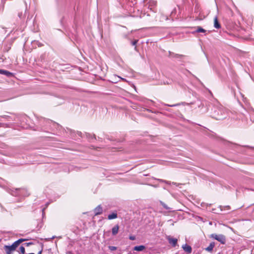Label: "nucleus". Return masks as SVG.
Segmentation results:
<instances>
[{"instance_id":"35","label":"nucleus","mask_w":254,"mask_h":254,"mask_svg":"<svg viewBox=\"0 0 254 254\" xmlns=\"http://www.w3.org/2000/svg\"><path fill=\"white\" fill-rule=\"evenodd\" d=\"M33 242H29V243H26L25 244V245L26 246H29L31 245H33Z\"/></svg>"},{"instance_id":"1","label":"nucleus","mask_w":254,"mask_h":254,"mask_svg":"<svg viewBox=\"0 0 254 254\" xmlns=\"http://www.w3.org/2000/svg\"><path fill=\"white\" fill-rule=\"evenodd\" d=\"M227 115V110L219 104L213 106L211 109V116L217 120H222L225 119Z\"/></svg>"},{"instance_id":"20","label":"nucleus","mask_w":254,"mask_h":254,"mask_svg":"<svg viewBox=\"0 0 254 254\" xmlns=\"http://www.w3.org/2000/svg\"><path fill=\"white\" fill-rule=\"evenodd\" d=\"M160 204L163 207L164 209L166 210H169L170 208L169 207L167 204H166L164 202L162 201H160Z\"/></svg>"},{"instance_id":"47","label":"nucleus","mask_w":254,"mask_h":254,"mask_svg":"<svg viewBox=\"0 0 254 254\" xmlns=\"http://www.w3.org/2000/svg\"><path fill=\"white\" fill-rule=\"evenodd\" d=\"M69 254H71V252H68V253Z\"/></svg>"},{"instance_id":"22","label":"nucleus","mask_w":254,"mask_h":254,"mask_svg":"<svg viewBox=\"0 0 254 254\" xmlns=\"http://www.w3.org/2000/svg\"><path fill=\"white\" fill-rule=\"evenodd\" d=\"M18 16L20 19L23 20L25 16V13L23 14L22 12H18Z\"/></svg>"},{"instance_id":"19","label":"nucleus","mask_w":254,"mask_h":254,"mask_svg":"<svg viewBox=\"0 0 254 254\" xmlns=\"http://www.w3.org/2000/svg\"><path fill=\"white\" fill-rule=\"evenodd\" d=\"M3 74L6 75L7 77H11L13 76L12 73L7 71V70H4Z\"/></svg>"},{"instance_id":"42","label":"nucleus","mask_w":254,"mask_h":254,"mask_svg":"<svg viewBox=\"0 0 254 254\" xmlns=\"http://www.w3.org/2000/svg\"><path fill=\"white\" fill-rule=\"evenodd\" d=\"M197 8H198V6L196 4L195 6V10L197 9Z\"/></svg>"},{"instance_id":"45","label":"nucleus","mask_w":254,"mask_h":254,"mask_svg":"<svg viewBox=\"0 0 254 254\" xmlns=\"http://www.w3.org/2000/svg\"><path fill=\"white\" fill-rule=\"evenodd\" d=\"M166 20H168L169 19L168 17H166V18H165Z\"/></svg>"},{"instance_id":"33","label":"nucleus","mask_w":254,"mask_h":254,"mask_svg":"<svg viewBox=\"0 0 254 254\" xmlns=\"http://www.w3.org/2000/svg\"><path fill=\"white\" fill-rule=\"evenodd\" d=\"M32 16H30L29 15H28L27 20H26V23L28 24L30 22V19H31Z\"/></svg>"},{"instance_id":"16","label":"nucleus","mask_w":254,"mask_h":254,"mask_svg":"<svg viewBox=\"0 0 254 254\" xmlns=\"http://www.w3.org/2000/svg\"><path fill=\"white\" fill-rule=\"evenodd\" d=\"M195 32L196 33H205L206 30L202 28L201 27L197 26Z\"/></svg>"},{"instance_id":"12","label":"nucleus","mask_w":254,"mask_h":254,"mask_svg":"<svg viewBox=\"0 0 254 254\" xmlns=\"http://www.w3.org/2000/svg\"><path fill=\"white\" fill-rule=\"evenodd\" d=\"M118 217V215L116 211H114L112 212L111 214H110L108 216V219L109 220H112L116 219Z\"/></svg>"},{"instance_id":"8","label":"nucleus","mask_w":254,"mask_h":254,"mask_svg":"<svg viewBox=\"0 0 254 254\" xmlns=\"http://www.w3.org/2000/svg\"><path fill=\"white\" fill-rule=\"evenodd\" d=\"M167 239L169 244H170L173 247H175L176 246L178 241L177 239L169 237Z\"/></svg>"},{"instance_id":"34","label":"nucleus","mask_w":254,"mask_h":254,"mask_svg":"<svg viewBox=\"0 0 254 254\" xmlns=\"http://www.w3.org/2000/svg\"><path fill=\"white\" fill-rule=\"evenodd\" d=\"M138 41V40H135L132 41L131 42V45H133V46H135L137 44Z\"/></svg>"},{"instance_id":"6","label":"nucleus","mask_w":254,"mask_h":254,"mask_svg":"<svg viewBox=\"0 0 254 254\" xmlns=\"http://www.w3.org/2000/svg\"><path fill=\"white\" fill-rule=\"evenodd\" d=\"M17 243L15 242H14L10 246H5L4 248L5 250H8L9 252H11L13 251H14L16 248L18 247V245H17Z\"/></svg>"},{"instance_id":"3","label":"nucleus","mask_w":254,"mask_h":254,"mask_svg":"<svg viewBox=\"0 0 254 254\" xmlns=\"http://www.w3.org/2000/svg\"><path fill=\"white\" fill-rule=\"evenodd\" d=\"M11 195L15 196L25 197L28 196L29 193L27 190L25 189H15V190H10L9 192Z\"/></svg>"},{"instance_id":"51","label":"nucleus","mask_w":254,"mask_h":254,"mask_svg":"<svg viewBox=\"0 0 254 254\" xmlns=\"http://www.w3.org/2000/svg\"><path fill=\"white\" fill-rule=\"evenodd\" d=\"M173 184H174V185H176V183H173Z\"/></svg>"},{"instance_id":"9","label":"nucleus","mask_w":254,"mask_h":254,"mask_svg":"<svg viewBox=\"0 0 254 254\" xmlns=\"http://www.w3.org/2000/svg\"><path fill=\"white\" fill-rule=\"evenodd\" d=\"M182 248L185 252H187L188 253L190 254L192 252L191 247L190 246L187 245V244L183 245Z\"/></svg>"},{"instance_id":"5","label":"nucleus","mask_w":254,"mask_h":254,"mask_svg":"<svg viewBox=\"0 0 254 254\" xmlns=\"http://www.w3.org/2000/svg\"><path fill=\"white\" fill-rule=\"evenodd\" d=\"M179 7L178 6H177V7H175L171 11L170 16L172 19H173L174 18H177L178 16V12L179 11Z\"/></svg>"},{"instance_id":"32","label":"nucleus","mask_w":254,"mask_h":254,"mask_svg":"<svg viewBox=\"0 0 254 254\" xmlns=\"http://www.w3.org/2000/svg\"><path fill=\"white\" fill-rule=\"evenodd\" d=\"M129 239L130 240H135V239H136V237L134 235H130L129 236Z\"/></svg>"},{"instance_id":"23","label":"nucleus","mask_w":254,"mask_h":254,"mask_svg":"<svg viewBox=\"0 0 254 254\" xmlns=\"http://www.w3.org/2000/svg\"><path fill=\"white\" fill-rule=\"evenodd\" d=\"M32 44H37L38 47H42L43 45L41 43L39 42L38 41H33L32 42Z\"/></svg>"},{"instance_id":"15","label":"nucleus","mask_w":254,"mask_h":254,"mask_svg":"<svg viewBox=\"0 0 254 254\" xmlns=\"http://www.w3.org/2000/svg\"><path fill=\"white\" fill-rule=\"evenodd\" d=\"M169 56L170 57H173V58H180L183 57L184 56L182 55H179V54H175V53H174L173 52H171L170 51H169Z\"/></svg>"},{"instance_id":"43","label":"nucleus","mask_w":254,"mask_h":254,"mask_svg":"<svg viewBox=\"0 0 254 254\" xmlns=\"http://www.w3.org/2000/svg\"><path fill=\"white\" fill-rule=\"evenodd\" d=\"M44 209H45V208H43V209H42V214H43V215H44Z\"/></svg>"},{"instance_id":"17","label":"nucleus","mask_w":254,"mask_h":254,"mask_svg":"<svg viewBox=\"0 0 254 254\" xmlns=\"http://www.w3.org/2000/svg\"><path fill=\"white\" fill-rule=\"evenodd\" d=\"M219 208H220L221 211H223L225 210H230V206L229 205H225V206H222L220 205L219 206Z\"/></svg>"},{"instance_id":"28","label":"nucleus","mask_w":254,"mask_h":254,"mask_svg":"<svg viewBox=\"0 0 254 254\" xmlns=\"http://www.w3.org/2000/svg\"><path fill=\"white\" fill-rule=\"evenodd\" d=\"M20 252L21 254H25V248L23 246H21L19 248Z\"/></svg>"},{"instance_id":"38","label":"nucleus","mask_w":254,"mask_h":254,"mask_svg":"<svg viewBox=\"0 0 254 254\" xmlns=\"http://www.w3.org/2000/svg\"><path fill=\"white\" fill-rule=\"evenodd\" d=\"M43 245L42 244V249L38 252V254H41L42 253V251H43Z\"/></svg>"},{"instance_id":"10","label":"nucleus","mask_w":254,"mask_h":254,"mask_svg":"<svg viewBox=\"0 0 254 254\" xmlns=\"http://www.w3.org/2000/svg\"><path fill=\"white\" fill-rule=\"evenodd\" d=\"M119 229V225H116L114 227H113L112 229V233L113 236L116 235L118 232Z\"/></svg>"},{"instance_id":"4","label":"nucleus","mask_w":254,"mask_h":254,"mask_svg":"<svg viewBox=\"0 0 254 254\" xmlns=\"http://www.w3.org/2000/svg\"><path fill=\"white\" fill-rule=\"evenodd\" d=\"M210 237L214 240H216L222 244H225L226 243V237L222 234H212L210 235Z\"/></svg>"},{"instance_id":"41","label":"nucleus","mask_w":254,"mask_h":254,"mask_svg":"<svg viewBox=\"0 0 254 254\" xmlns=\"http://www.w3.org/2000/svg\"><path fill=\"white\" fill-rule=\"evenodd\" d=\"M77 134L79 136H81L82 133L81 132H80V131H78V132H77Z\"/></svg>"},{"instance_id":"21","label":"nucleus","mask_w":254,"mask_h":254,"mask_svg":"<svg viewBox=\"0 0 254 254\" xmlns=\"http://www.w3.org/2000/svg\"><path fill=\"white\" fill-rule=\"evenodd\" d=\"M2 118L5 119L7 121H11V120H14L15 121V119L13 120L11 117L7 115H3L2 116Z\"/></svg>"},{"instance_id":"37","label":"nucleus","mask_w":254,"mask_h":254,"mask_svg":"<svg viewBox=\"0 0 254 254\" xmlns=\"http://www.w3.org/2000/svg\"><path fill=\"white\" fill-rule=\"evenodd\" d=\"M144 110L147 111V112H150V113H153V112H152L151 110L149 109L145 108Z\"/></svg>"},{"instance_id":"30","label":"nucleus","mask_w":254,"mask_h":254,"mask_svg":"<svg viewBox=\"0 0 254 254\" xmlns=\"http://www.w3.org/2000/svg\"><path fill=\"white\" fill-rule=\"evenodd\" d=\"M109 248V249L111 251H115L117 249V248L115 246H109L108 247Z\"/></svg>"},{"instance_id":"46","label":"nucleus","mask_w":254,"mask_h":254,"mask_svg":"<svg viewBox=\"0 0 254 254\" xmlns=\"http://www.w3.org/2000/svg\"><path fill=\"white\" fill-rule=\"evenodd\" d=\"M119 77H120V76H119ZM121 78L122 80H125L124 78H121Z\"/></svg>"},{"instance_id":"24","label":"nucleus","mask_w":254,"mask_h":254,"mask_svg":"<svg viewBox=\"0 0 254 254\" xmlns=\"http://www.w3.org/2000/svg\"><path fill=\"white\" fill-rule=\"evenodd\" d=\"M163 105L164 106H168V107H176V106H178L179 105H181L180 103H178V104H173V105H169V104H165L164 103Z\"/></svg>"},{"instance_id":"13","label":"nucleus","mask_w":254,"mask_h":254,"mask_svg":"<svg viewBox=\"0 0 254 254\" xmlns=\"http://www.w3.org/2000/svg\"><path fill=\"white\" fill-rule=\"evenodd\" d=\"M145 249V247L143 245L136 246L133 248V250L136 251H142Z\"/></svg>"},{"instance_id":"48","label":"nucleus","mask_w":254,"mask_h":254,"mask_svg":"<svg viewBox=\"0 0 254 254\" xmlns=\"http://www.w3.org/2000/svg\"><path fill=\"white\" fill-rule=\"evenodd\" d=\"M209 92L211 94H212V93H211V92L210 90H209Z\"/></svg>"},{"instance_id":"26","label":"nucleus","mask_w":254,"mask_h":254,"mask_svg":"<svg viewBox=\"0 0 254 254\" xmlns=\"http://www.w3.org/2000/svg\"><path fill=\"white\" fill-rule=\"evenodd\" d=\"M27 240H28V239H19V240H17L15 241L16 243H17V245H19L20 244V243L23 242V241H27Z\"/></svg>"},{"instance_id":"27","label":"nucleus","mask_w":254,"mask_h":254,"mask_svg":"<svg viewBox=\"0 0 254 254\" xmlns=\"http://www.w3.org/2000/svg\"><path fill=\"white\" fill-rule=\"evenodd\" d=\"M138 100H139L141 102H144V103H147V102H148V101H150L151 102L154 103V102L151 100H148L147 99H144V98L138 99Z\"/></svg>"},{"instance_id":"44","label":"nucleus","mask_w":254,"mask_h":254,"mask_svg":"<svg viewBox=\"0 0 254 254\" xmlns=\"http://www.w3.org/2000/svg\"><path fill=\"white\" fill-rule=\"evenodd\" d=\"M55 238V236H53V237H52V238H51V239H54Z\"/></svg>"},{"instance_id":"31","label":"nucleus","mask_w":254,"mask_h":254,"mask_svg":"<svg viewBox=\"0 0 254 254\" xmlns=\"http://www.w3.org/2000/svg\"><path fill=\"white\" fill-rule=\"evenodd\" d=\"M172 83V80L170 79H168L166 82L164 81L163 83L164 84H170Z\"/></svg>"},{"instance_id":"50","label":"nucleus","mask_w":254,"mask_h":254,"mask_svg":"<svg viewBox=\"0 0 254 254\" xmlns=\"http://www.w3.org/2000/svg\"><path fill=\"white\" fill-rule=\"evenodd\" d=\"M48 204H49V203H47L46 206H47Z\"/></svg>"},{"instance_id":"40","label":"nucleus","mask_w":254,"mask_h":254,"mask_svg":"<svg viewBox=\"0 0 254 254\" xmlns=\"http://www.w3.org/2000/svg\"><path fill=\"white\" fill-rule=\"evenodd\" d=\"M7 254H11V252H9L8 250H5Z\"/></svg>"},{"instance_id":"18","label":"nucleus","mask_w":254,"mask_h":254,"mask_svg":"<svg viewBox=\"0 0 254 254\" xmlns=\"http://www.w3.org/2000/svg\"><path fill=\"white\" fill-rule=\"evenodd\" d=\"M10 49L11 46L10 44H5L3 48V51L5 52H8Z\"/></svg>"},{"instance_id":"36","label":"nucleus","mask_w":254,"mask_h":254,"mask_svg":"<svg viewBox=\"0 0 254 254\" xmlns=\"http://www.w3.org/2000/svg\"><path fill=\"white\" fill-rule=\"evenodd\" d=\"M157 180L160 181V182H165L166 184H168V181H165V180H163L157 179Z\"/></svg>"},{"instance_id":"39","label":"nucleus","mask_w":254,"mask_h":254,"mask_svg":"<svg viewBox=\"0 0 254 254\" xmlns=\"http://www.w3.org/2000/svg\"><path fill=\"white\" fill-rule=\"evenodd\" d=\"M4 70L3 69H0V74H3Z\"/></svg>"},{"instance_id":"29","label":"nucleus","mask_w":254,"mask_h":254,"mask_svg":"<svg viewBox=\"0 0 254 254\" xmlns=\"http://www.w3.org/2000/svg\"><path fill=\"white\" fill-rule=\"evenodd\" d=\"M130 107L134 110L138 109V105L137 104L133 103L132 105Z\"/></svg>"},{"instance_id":"49","label":"nucleus","mask_w":254,"mask_h":254,"mask_svg":"<svg viewBox=\"0 0 254 254\" xmlns=\"http://www.w3.org/2000/svg\"><path fill=\"white\" fill-rule=\"evenodd\" d=\"M35 21V19H34L33 20V23H34V21Z\"/></svg>"},{"instance_id":"25","label":"nucleus","mask_w":254,"mask_h":254,"mask_svg":"<svg viewBox=\"0 0 254 254\" xmlns=\"http://www.w3.org/2000/svg\"><path fill=\"white\" fill-rule=\"evenodd\" d=\"M27 240H28V239H19V240H17L15 241L16 243H17V245H19L20 244V243L23 242V241H27Z\"/></svg>"},{"instance_id":"7","label":"nucleus","mask_w":254,"mask_h":254,"mask_svg":"<svg viewBox=\"0 0 254 254\" xmlns=\"http://www.w3.org/2000/svg\"><path fill=\"white\" fill-rule=\"evenodd\" d=\"M103 212V209L101 207V205H98L96 207H95L94 209V213L95 215H98L102 214Z\"/></svg>"},{"instance_id":"11","label":"nucleus","mask_w":254,"mask_h":254,"mask_svg":"<svg viewBox=\"0 0 254 254\" xmlns=\"http://www.w3.org/2000/svg\"><path fill=\"white\" fill-rule=\"evenodd\" d=\"M214 27L216 29L221 28V25L219 23L217 16H215L214 19Z\"/></svg>"},{"instance_id":"2","label":"nucleus","mask_w":254,"mask_h":254,"mask_svg":"<svg viewBox=\"0 0 254 254\" xmlns=\"http://www.w3.org/2000/svg\"><path fill=\"white\" fill-rule=\"evenodd\" d=\"M39 123L42 127L41 130L44 131H48L47 129L54 131L55 129L57 130L61 131L63 128L58 123L49 119L42 118L40 120Z\"/></svg>"},{"instance_id":"14","label":"nucleus","mask_w":254,"mask_h":254,"mask_svg":"<svg viewBox=\"0 0 254 254\" xmlns=\"http://www.w3.org/2000/svg\"><path fill=\"white\" fill-rule=\"evenodd\" d=\"M215 246V243L214 242H212L210 243L208 247H207L206 248H205V250L207 252H211L213 249V248Z\"/></svg>"}]
</instances>
